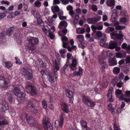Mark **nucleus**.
<instances>
[{"mask_svg": "<svg viewBox=\"0 0 130 130\" xmlns=\"http://www.w3.org/2000/svg\"><path fill=\"white\" fill-rule=\"evenodd\" d=\"M20 117L21 120L25 123L29 124L31 126H33L35 124L34 118L25 113H21L20 115Z\"/></svg>", "mask_w": 130, "mask_h": 130, "instance_id": "f257e3e1", "label": "nucleus"}, {"mask_svg": "<svg viewBox=\"0 0 130 130\" xmlns=\"http://www.w3.org/2000/svg\"><path fill=\"white\" fill-rule=\"evenodd\" d=\"M23 87L21 85H15L13 90V92L15 95L18 98L23 97L25 95V94L22 92Z\"/></svg>", "mask_w": 130, "mask_h": 130, "instance_id": "f03ea898", "label": "nucleus"}, {"mask_svg": "<svg viewBox=\"0 0 130 130\" xmlns=\"http://www.w3.org/2000/svg\"><path fill=\"white\" fill-rule=\"evenodd\" d=\"M82 97L83 103L88 107L93 108L96 105L95 102L92 101L89 96L84 95Z\"/></svg>", "mask_w": 130, "mask_h": 130, "instance_id": "7ed1b4c3", "label": "nucleus"}, {"mask_svg": "<svg viewBox=\"0 0 130 130\" xmlns=\"http://www.w3.org/2000/svg\"><path fill=\"white\" fill-rule=\"evenodd\" d=\"M22 74L28 80H31L33 75L31 70L29 68L27 67L24 68L22 69Z\"/></svg>", "mask_w": 130, "mask_h": 130, "instance_id": "20e7f679", "label": "nucleus"}, {"mask_svg": "<svg viewBox=\"0 0 130 130\" xmlns=\"http://www.w3.org/2000/svg\"><path fill=\"white\" fill-rule=\"evenodd\" d=\"M26 92L29 93L32 96H34L36 94V90L35 87L34 86L31 84L27 85L25 87Z\"/></svg>", "mask_w": 130, "mask_h": 130, "instance_id": "39448f33", "label": "nucleus"}, {"mask_svg": "<svg viewBox=\"0 0 130 130\" xmlns=\"http://www.w3.org/2000/svg\"><path fill=\"white\" fill-rule=\"evenodd\" d=\"M65 116V115L64 113H61L60 115V118L59 120H57L55 121V124L56 127L57 128L60 127H62Z\"/></svg>", "mask_w": 130, "mask_h": 130, "instance_id": "423d86ee", "label": "nucleus"}, {"mask_svg": "<svg viewBox=\"0 0 130 130\" xmlns=\"http://www.w3.org/2000/svg\"><path fill=\"white\" fill-rule=\"evenodd\" d=\"M48 80L51 83H54V79L56 81L58 79V74L57 72L55 73L53 72L50 73L48 74Z\"/></svg>", "mask_w": 130, "mask_h": 130, "instance_id": "0eeeda50", "label": "nucleus"}, {"mask_svg": "<svg viewBox=\"0 0 130 130\" xmlns=\"http://www.w3.org/2000/svg\"><path fill=\"white\" fill-rule=\"evenodd\" d=\"M26 106L28 108H32V110L34 113H36L38 112V107L35 104H33L31 101L28 102L26 104Z\"/></svg>", "mask_w": 130, "mask_h": 130, "instance_id": "6e6552de", "label": "nucleus"}, {"mask_svg": "<svg viewBox=\"0 0 130 130\" xmlns=\"http://www.w3.org/2000/svg\"><path fill=\"white\" fill-rule=\"evenodd\" d=\"M65 92L67 97L69 99V103H72L74 100L73 92L69 89H66Z\"/></svg>", "mask_w": 130, "mask_h": 130, "instance_id": "1a4fd4ad", "label": "nucleus"}, {"mask_svg": "<svg viewBox=\"0 0 130 130\" xmlns=\"http://www.w3.org/2000/svg\"><path fill=\"white\" fill-rule=\"evenodd\" d=\"M8 84L9 83L6 81L5 78L0 76V87L6 89L8 88Z\"/></svg>", "mask_w": 130, "mask_h": 130, "instance_id": "9d476101", "label": "nucleus"}, {"mask_svg": "<svg viewBox=\"0 0 130 130\" xmlns=\"http://www.w3.org/2000/svg\"><path fill=\"white\" fill-rule=\"evenodd\" d=\"M43 122L45 130H53V126L48 121L45 120Z\"/></svg>", "mask_w": 130, "mask_h": 130, "instance_id": "9b49d317", "label": "nucleus"}, {"mask_svg": "<svg viewBox=\"0 0 130 130\" xmlns=\"http://www.w3.org/2000/svg\"><path fill=\"white\" fill-rule=\"evenodd\" d=\"M72 63L69 65L70 68V71H74L77 69V61L75 59H73L72 61Z\"/></svg>", "mask_w": 130, "mask_h": 130, "instance_id": "f8f14e48", "label": "nucleus"}, {"mask_svg": "<svg viewBox=\"0 0 130 130\" xmlns=\"http://www.w3.org/2000/svg\"><path fill=\"white\" fill-rule=\"evenodd\" d=\"M29 45L32 46H34L35 44H37L39 43V40L37 38L31 37L28 39Z\"/></svg>", "mask_w": 130, "mask_h": 130, "instance_id": "ddd939ff", "label": "nucleus"}, {"mask_svg": "<svg viewBox=\"0 0 130 130\" xmlns=\"http://www.w3.org/2000/svg\"><path fill=\"white\" fill-rule=\"evenodd\" d=\"M61 108L62 110L66 113H68L69 112V105L66 103L62 102L60 103Z\"/></svg>", "mask_w": 130, "mask_h": 130, "instance_id": "4468645a", "label": "nucleus"}, {"mask_svg": "<svg viewBox=\"0 0 130 130\" xmlns=\"http://www.w3.org/2000/svg\"><path fill=\"white\" fill-rule=\"evenodd\" d=\"M36 17L38 24L41 26H44V22L41 18L40 15L38 12L36 13Z\"/></svg>", "mask_w": 130, "mask_h": 130, "instance_id": "2eb2a0df", "label": "nucleus"}, {"mask_svg": "<svg viewBox=\"0 0 130 130\" xmlns=\"http://www.w3.org/2000/svg\"><path fill=\"white\" fill-rule=\"evenodd\" d=\"M9 108L8 104L6 102H4L2 104H0V109L2 112H4Z\"/></svg>", "mask_w": 130, "mask_h": 130, "instance_id": "dca6fc26", "label": "nucleus"}, {"mask_svg": "<svg viewBox=\"0 0 130 130\" xmlns=\"http://www.w3.org/2000/svg\"><path fill=\"white\" fill-rule=\"evenodd\" d=\"M83 69L82 68L79 67V68L78 71H75L73 72L71 76L73 77L79 76H81L83 74Z\"/></svg>", "mask_w": 130, "mask_h": 130, "instance_id": "f3484780", "label": "nucleus"}, {"mask_svg": "<svg viewBox=\"0 0 130 130\" xmlns=\"http://www.w3.org/2000/svg\"><path fill=\"white\" fill-rule=\"evenodd\" d=\"M98 62L102 66L103 70H104V69L105 68L107 69L108 68L107 64H106V62L104 60L99 59L98 60Z\"/></svg>", "mask_w": 130, "mask_h": 130, "instance_id": "a211bd4d", "label": "nucleus"}, {"mask_svg": "<svg viewBox=\"0 0 130 130\" xmlns=\"http://www.w3.org/2000/svg\"><path fill=\"white\" fill-rule=\"evenodd\" d=\"M108 62L109 65L111 66L116 65L117 63L116 59L115 57L110 58L109 59Z\"/></svg>", "mask_w": 130, "mask_h": 130, "instance_id": "6ab92c4d", "label": "nucleus"}, {"mask_svg": "<svg viewBox=\"0 0 130 130\" xmlns=\"http://www.w3.org/2000/svg\"><path fill=\"white\" fill-rule=\"evenodd\" d=\"M107 98L109 99V100L110 102H112L114 101V99L112 98V95L111 92V91L110 89H109L108 91V93L106 95Z\"/></svg>", "mask_w": 130, "mask_h": 130, "instance_id": "aec40b11", "label": "nucleus"}, {"mask_svg": "<svg viewBox=\"0 0 130 130\" xmlns=\"http://www.w3.org/2000/svg\"><path fill=\"white\" fill-rule=\"evenodd\" d=\"M115 0H107L106 4L107 6L111 7L112 8L115 5Z\"/></svg>", "mask_w": 130, "mask_h": 130, "instance_id": "412c9836", "label": "nucleus"}, {"mask_svg": "<svg viewBox=\"0 0 130 130\" xmlns=\"http://www.w3.org/2000/svg\"><path fill=\"white\" fill-rule=\"evenodd\" d=\"M68 25L67 23L64 21H61L59 25V28L60 29L66 28Z\"/></svg>", "mask_w": 130, "mask_h": 130, "instance_id": "4be33fe9", "label": "nucleus"}, {"mask_svg": "<svg viewBox=\"0 0 130 130\" xmlns=\"http://www.w3.org/2000/svg\"><path fill=\"white\" fill-rule=\"evenodd\" d=\"M15 28L14 26H12L9 28L7 30L6 32V34L9 36H10L12 34V32L14 31Z\"/></svg>", "mask_w": 130, "mask_h": 130, "instance_id": "5701e85b", "label": "nucleus"}, {"mask_svg": "<svg viewBox=\"0 0 130 130\" xmlns=\"http://www.w3.org/2000/svg\"><path fill=\"white\" fill-rule=\"evenodd\" d=\"M54 68L53 70V72L55 73V72H57V74H58L57 71L59 69V67L58 64V63L56 60L55 61V64L54 65Z\"/></svg>", "mask_w": 130, "mask_h": 130, "instance_id": "b1692460", "label": "nucleus"}, {"mask_svg": "<svg viewBox=\"0 0 130 130\" xmlns=\"http://www.w3.org/2000/svg\"><path fill=\"white\" fill-rule=\"evenodd\" d=\"M62 31H59L58 32V34L60 36H64L67 33L68 30L66 28L62 29Z\"/></svg>", "mask_w": 130, "mask_h": 130, "instance_id": "393cba45", "label": "nucleus"}, {"mask_svg": "<svg viewBox=\"0 0 130 130\" xmlns=\"http://www.w3.org/2000/svg\"><path fill=\"white\" fill-rule=\"evenodd\" d=\"M119 21L120 22L122 23L123 24L125 25H127L128 24V21L126 18L124 17L121 18Z\"/></svg>", "mask_w": 130, "mask_h": 130, "instance_id": "a878e982", "label": "nucleus"}, {"mask_svg": "<svg viewBox=\"0 0 130 130\" xmlns=\"http://www.w3.org/2000/svg\"><path fill=\"white\" fill-rule=\"evenodd\" d=\"M79 122L82 128L84 129L86 128L87 126V123L84 120H80Z\"/></svg>", "mask_w": 130, "mask_h": 130, "instance_id": "bb28decb", "label": "nucleus"}, {"mask_svg": "<svg viewBox=\"0 0 130 130\" xmlns=\"http://www.w3.org/2000/svg\"><path fill=\"white\" fill-rule=\"evenodd\" d=\"M117 45V43L116 42H112L109 43L108 48L110 49H113L115 48Z\"/></svg>", "mask_w": 130, "mask_h": 130, "instance_id": "cd10ccee", "label": "nucleus"}, {"mask_svg": "<svg viewBox=\"0 0 130 130\" xmlns=\"http://www.w3.org/2000/svg\"><path fill=\"white\" fill-rule=\"evenodd\" d=\"M108 109L110 111L111 114L113 115L115 114V110L114 108L112 107V104L110 103L108 105Z\"/></svg>", "mask_w": 130, "mask_h": 130, "instance_id": "c85d7f7f", "label": "nucleus"}, {"mask_svg": "<svg viewBox=\"0 0 130 130\" xmlns=\"http://www.w3.org/2000/svg\"><path fill=\"white\" fill-rule=\"evenodd\" d=\"M38 62H39L40 66L41 67L44 68L46 66V63L44 62L41 59H39L38 60Z\"/></svg>", "mask_w": 130, "mask_h": 130, "instance_id": "c756f323", "label": "nucleus"}, {"mask_svg": "<svg viewBox=\"0 0 130 130\" xmlns=\"http://www.w3.org/2000/svg\"><path fill=\"white\" fill-rule=\"evenodd\" d=\"M8 123V122L4 118L0 121V125H7ZM0 130H1V129L0 128Z\"/></svg>", "mask_w": 130, "mask_h": 130, "instance_id": "7c9ffc66", "label": "nucleus"}, {"mask_svg": "<svg viewBox=\"0 0 130 130\" xmlns=\"http://www.w3.org/2000/svg\"><path fill=\"white\" fill-rule=\"evenodd\" d=\"M96 35L97 37L102 38L106 37V35L105 34H102L101 31H98L96 32Z\"/></svg>", "mask_w": 130, "mask_h": 130, "instance_id": "2f4dec72", "label": "nucleus"}, {"mask_svg": "<svg viewBox=\"0 0 130 130\" xmlns=\"http://www.w3.org/2000/svg\"><path fill=\"white\" fill-rule=\"evenodd\" d=\"M5 67L7 68H9L13 65L11 61H6L5 62Z\"/></svg>", "mask_w": 130, "mask_h": 130, "instance_id": "473e14b6", "label": "nucleus"}, {"mask_svg": "<svg viewBox=\"0 0 130 130\" xmlns=\"http://www.w3.org/2000/svg\"><path fill=\"white\" fill-rule=\"evenodd\" d=\"M92 18L93 24H95L101 20V17L100 16H99L97 18L96 17Z\"/></svg>", "mask_w": 130, "mask_h": 130, "instance_id": "72a5a7b5", "label": "nucleus"}, {"mask_svg": "<svg viewBox=\"0 0 130 130\" xmlns=\"http://www.w3.org/2000/svg\"><path fill=\"white\" fill-rule=\"evenodd\" d=\"M106 40V37L102 38L100 41V45L101 46H103L105 44Z\"/></svg>", "mask_w": 130, "mask_h": 130, "instance_id": "f704fd0d", "label": "nucleus"}, {"mask_svg": "<svg viewBox=\"0 0 130 130\" xmlns=\"http://www.w3.org/2000/svg\"><path fill=\"white\" fill-rule=\"evenodd\" d=\"M118 78L117 77L113 78L111 81V83L115 85L117 83Z\"/></svg>", "mask_w": 130, "mask_h": 130, "instance_id": "c9c22d12", "label": "nucleus"}, {"mask_svg": "<svg viewBox=\"0 0 130 130\" xmlns=\"http://www.w3.org/2000/svg\"><path fill=\"white\" fill-rule=\"evenodd\" d=\"M114 30V28L111 27H109L106 29L105 31L107 33L109 34L113 31Z\"/></svg>", "mask_w": 130, "mask_h": 130, "instance_id": "e433bc0d", "label": "nucleus"}, {"mask_svg": "<svg viewBox=\"0 0 130 130\" xmlns=\"http://www.w3.org/2000/svg\"><path fill=\"white\" fill-rule=\"evenodd\" d=\"M42 106V107L44 109H46L47 107V103L46 101L44 99H43L41 102Z\"/></svg>", "mask_w": 130, "mask_h": 130, "instance_id": "4c0bfd02", "label": "nucleus"}, {"mask_svg": "<svg viewBox=\"0 0 130 130\" xmlns=\"http://www.w3.org/2000/svg\"><path fill=\"white\" fill-rule=\"evenodd\" d=\"M120 70V69L119 68L116 67L113 68V72L114 74H117L119 73Z\"/></svg>", "mask_w": 130, "mask_h": 130, "instance_id": "58836bf2", "label": "nucleus"}, {"mask_svg": "<svg viewBox=\"0 0 130 130\" xmlns=\"http://www.w3.org/2000/svg\"><path fill=\"white\" fill-rule=\"evenodd\" d=\"M125 27V26H121L118 25L116 26L115 29L117 30H121L124 29Z\"/></svg>", "mask_w": 130, "mask_h": 130, "instance_id": "ea45409f", "label": "nucleus"}, {"mask_svg": "<svg viewBox=\"0 0 130 130\" xmlns=\"http://www.w3.org/2000/svg\"><path fill=\"white\" fill-rule=\"evenodd\" d=\"M115 93L116 95H122V92L121 90L119 89H117L116 90Z\"/></svg>", "mask_w": 130, "mask_h": 130, "instance_id": "a19ab883", "label": "nucleus"}, {"mask_svg": "<svg viewBox=\"0 0 130 130\" xmlns=\"http://www.w3.org/2000/svg\"><path fill=\"white\" fill-rule=\"evenodd\" d=\"M68 67V66H67L65 65L62 68L61 70V73H62L63 74H65L66 70Z\"/></svg>", "mask_w": 130, "mask_h": 130, "instance_id": "79ce46f5", "label": "nucleus"}, {"mask_svg": "<svg viewBox=\"0 0 130 130\" xmlns=\"http://www.w3.org/2000/svg\"><path fill=\"white\" fill-rule=\"evenodd\" d=\"M41 5V3L39 1H37L34 3V5L35 6L39 7H40Z\"/></svg>", "mask_w": 130, "mask_h": 130, "instance_id": "37998d69", "label": "nucleus"}, {"mask_svg": "<svg viewBox=\"0 0 130 130\" xmlns=\"http://www.w3.org/2000/svg\"><path fill=\"white\" fill-rule=\"evenodd\" d=\"M123 36L124 35L122 34H117L116 37L118 40H122Z\"/></svg>", "mask_w": 130, "mask_h": 130, "instance_id": "c03bdc74", "label": "nucleus"}, {"mask_svg": "<svg viewBox=\"0 0 130 130\" xmlns=\"http://www.w3.org/2000/svg\"><path fill=\"white\" fill-rule=\"evenodd\" d=\"M92 10L94 12H96L98 9L97 6L95 5H92Z\"/></svg>", "mask_w": 130, "mask_h": 130, "instance_id": "a18cd8bd", "label": "nucleus"}, {"mask_svg": "<svg viewBox=\"0 0 130 130\" xmlns=\"http://www.w3.org/2000/svg\"><path fill=\"white\" fill-rule=\"evenodd\" d=\"M87 21L89 24H93L92 18H89L87 19Z\"/></svg>", "mask_w": 130, "mask_h": 130, "instance_id": "49530a36", "label": "nucleus"}, {"mask_svg": "<svg viewBox=\"0 0 130 130\" xmlns=\"http://www.w3.org/2000/svg\"><path fill=\"white\" fill-rule=\"evenodd\" d=\"M48 36L50 37L51 39H53L55 37L54 35L52 32H49Z\"/></svg>", "mask_w": 130, "mask_h": 130, "instance_id": "de8ad7c7", "label": "nucleus"}, {"mask_svg": "<svg viewBox=\"0 0 130 130\" xmlns=\"http://www.w3.org/2000/svg\"><path fill=\"white\" fill-rule=\"evenodd\" d=\"M61 13H59L58 15L59 16V18L61 20H63L66 19V17L65 16L61 15Z\"/></svg>", "mask_w": 130, "mask_h": 130, "instance_id": "09e8293b", "label": "nucleus"}, {"mask_svg": "<svg viewBox=\"0 0 130 130\" xmlns=\"http://www.w3.org/2000/svg\"><path fill=\"white\" fill-rule=\"evenodd\" d=\"M123 85V83L121 81H120L117 84V86L119 88L121 87Z\"/></svg>", "mask_w": 130, "mask_h": 130, "instance_id": "8fccbe9b", "label": "nucleus"}, {"mask_svg": "<svg viewBox=\"0 0 130 130\" xmlns=\"http://www.w3.org/2000/svg\"><path fill=\"white\" fill-rule=\"evenodd\" d=\"M15 59L16 60L15 62L16 64L19 63L20 64L22 63V62L20 61V59H18L17 57H15Z\"/></svg>", "mask_w": 130, "mask_h": 130, "instance_id": "3c124183", "label": "nucleus"}, {"mask_svg": "<svg viewBox=\"0 0 130 130\" xmlns=\"http://www.w3.org/2000/svg\"><path fill=\"white\" fill-rule=\"evenodd\" d=\"M61 36L62 37L61 38V40L62 42L68 41V39L67 37L64 36Z\"/></svg>", "mask_w": 130, "mask_h": 130, "instance_id": "603ef678", "label": "nucleus"}, {"mask_svg": "<svg viewBox=\"0 0 130 130\" xmlns=\"http://www.w3.org/2000/svg\"><path fill=\"white\" fill-rule=\"evenodd\" d=\"M6 16V14L4 12H2L0 13V19H1Z\"/></svg>", "mask_w": 130, "mask_h": 130, "instance_id": "864d4df0", "label": "nucleus"}, {"mask_svg": "<svg viewBox=\"0 0 130 130\" xmlns=\"http://www.w3.org/2000/svg\"><path fill=\"white\" fill-rule=\"evenodd\" d=\"M91 28L93 32L94 33H95L96 32V30L97 29V28L94 25H92L91 26Z\"/></svg>", "mask_w": 130, "mask_h": 130, "instance_id": "5fc2aeb1", "label": "nucleus"}, {"mask_svg": "<svg viewBox=\"0 0 130 130\" xmlns=\"http://www.w3.org/2000/svg\"><path fill=\"white\" fill-rule=\"evenodd\" d=\"M51 98H50V104L49 105V107L51 109H53V108L54 107L53 104L51 103L52 102V101H51Z\"/></svg>", "mask_w": 130, "mask_h": 130, "instance_id": "6e6d98bb", "label": "nucleus"}, {"mask_svg": "<svg viewBox=\"0 0 130 130\" xmlns=\"http://www.w3.org/2000/svg\"><path fill=\"white\" fill-rule=\"evenodd\" d=\"M54 10L56 12H58L60 10V9L59 7L57 5L54 6Z\"/></svg>", "mask_w": 130, "mask_h": 130, "instance_id": "4d7b16f0", "label": "nucleus"}, {"mask_svg": "<svg viewBox=\"0 0 130 130\" xmlns=\"http://www.w3.org/2000/svg\"><path fill=\"white\" fill-rule=\"evenodd\" d=\"M59 51L60 54H64L66 52V49H61L59 50Z\"/></svg>", "mask_w": 130, "mask_h": 130, "instance_id": "13d9d810", "label": "nucleus"}, {"mask_svg": "<svg viewBox=\"0 0 130 130\" xmlns=\"http://www.w3.org/2000/svg\"><path fill=\"white\" fill-rule=\"evenodd\" d=\"M15 13V12H12L10 13V15L11 16L10 17V18H13L15 17L16 16Z\"/></svg>", "mask_w": 130, "mask_h": 130, "instance_id": "bf43d9fd", "label": "nucleus"}, {"mask_svg": "<svg viewBox=\"0 0 130 130\" xmlns=\"http://www.w3.org/2000/svg\"><path fill=\"white\" fill-rule=\"evenodd\" d=\"M62 43L63 47L64 48H67V45L68 44L69 42H62Z\"/></svg>", "mask_w": 130, "mask_h": 130, "instance_id": "052dcab7", "label": "nucleus"}, {"mask_svg": "<svg viewBox=\"0 0 130 130\" xmlns=\"http://www.w3.org/2000/svg\"><path fill=\"white\" fill-rule=\"evenodd\" d=\"M126 50H127V53L128 54H130V45H127Z\"/></svg>", "mask_w": 130, "mask_h": 130, "instance_id": "680f3d73", "label": "nucleus"}, {"mask_svg": "<svg viewBox=\"0 0 130 130\" xmlns=\"http://www.w3.org/2000/svg\"><path fill=\"white\" fill-rule=\"evenodd\" d=\"M67 10L70 11L73 10V7L69 5L67 7Z\"/></svg>", "mask_w": 130, "mask_h": 130, "instance_id": "e2e57ef3", "label": "nucleus"}, {"mask_svg": "<svg viewBox=\"0 0 130 130\" xmlns=\"http://www.w3.org/2000/svg\"><path fill=\"white\" fill-rule=\"evenodd\" d=\"M34 46H31L29 45L28 46V50H29L32 51H33L34 49Z\"/></svg>", "mask_w": 130, "mask_h": 130, "instance_id": "0e129e2a", "label": "nucleus"}, {"mask_svg": "<svg viewBox=\"0 0 130 130\" xmlns=\"http://www.w3.org/2000/svg\"><path fill=\"white\" fill-rule=\"evenodd\" d=\"M10 113L11 116L12 117H13L16 115L15 110H12V111H11Z\"/></svg>", "mask_w": 130, "mask_h": 130, "instance_id": "69168bd1", "label": "nucleus"}, {"mask_svg": "<svg viewBox=\"0 0 130 130\" xmlns=\"http://www.w3.org/2000/svg\"><path fill=\"white\" fill-rule=\"evenodd\" d=\"M113 127L114 130H119V128L118 126L116 123H115L113 124Z\"/></svg>", "mask_w": 130, "mask_h": 130, "instance_id": "338daca9", "label": "nucleus"}, {"mask_svg": "<svg viewBox=\"0 0 130 130\" xmlns=\"http://www.w3.org/2000/svg\"><path fill=\"white\" fill-rule=\"evenodd\" d=\"M126 95L127 97H130V91H127L125 92Z\"/></svg>", "mask_w": 130, "mask_h": 130, "instance_id": "774afa93", "label": "nucleus"}]
</instances>
